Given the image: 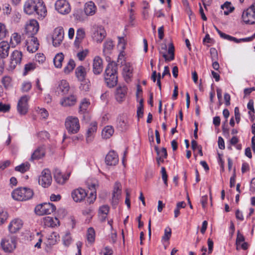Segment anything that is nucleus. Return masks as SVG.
Here are the masks:
<instances>
[{
    "mask_svg": "<svg viewBox=\"0 0 255 255\" xmlns=\"http://www.w3.org/2000/svg\"><path fill=\"white\" fill-rule=\"evenodd\" d=\"M126 40L123 37H119L118 45L121 48L124 50L125 48Z\"/></svg>",
    "mask_w": 255,
    "mask_h": 255,
    "instance_id": "nucleus-64",
    "label": "nucleus"
},
{
    "mask_svg": "<svg viewBox=\"0 0 255 255\" xmlns=\"http://www.w3.org/2000/svg\"><path fill=\"white\" fill-rule=\"evenodd\" d=\"M87 195L85 190L82 188H78L72 191L71 196L73 200L76 202L83 201Z\"/></svg>",
    "mask_w": 255,
    "mask_h": 255,
    "instance_id": "nucleus-19",
    "label": "nucleus"
},
{
    "mask_svg": "<svg viewBox=\"0 0 255 255\" xmlns=\"http://www.w3.org/2000/svg\"><path fill=\"white\" fill-rule=\"evenodd\" d=\"M90 105V102L87 99H83L81 102L79 110L80 112L82 113H85L87 110L89 106Z\"/></svg>",
    "mask_w": 255,
    "mask_h": 255,
    "instance_id": "nucleus-49",
    "label": "nucleus"
},
{
    "mask_svg": "<svg viewBox=\"0 0 255 255\" xmlns=\"http://www.w3.org/2000/svg\"><path fill=\"white\" fill-rule=\"evenodd\" d=\"M97 10V7L95 3L90 1L86 2L84 5L85 13L87 16H92L95 14Z\"/></svg>",
    "mask_w": 255,
    "mask_h": 255,
    "instance_id": "nucleus-27",
    "label": "nucleus"
},
{
    "mask_svg": "<svg viewBox=\"0 0 255 255\" xmlns=\"http://www.w3.org/2000/svg\"><path fill=\"white\" fill-rule=\"evenodd\" d=\"M56 10L62 14H66L71 10L70 5L66 0H57L55 3Z\"/></svg>",
    "mask_w": 255,
    "mask_h": 255,
    "instance_id": "nucleus-15",
    "label": "nucleus"
},
{
    "mask_svg": "<svg viewBox=\"0 0 255 255\" xmlns=\"http://www.w3.org/2000/svg\"><path fill=\"white\" fill-rule=\"evenodd\" d=\"M23 8L26 14L30 15L35 12L41 19L47 15V9L42 0H27Z\"/></svg>",
    "mask_w": 255,
    "mask_h": 255,
    "instance_id": "nucleus-1",
    "label": "nucleus"
},
{
    "mask_svg": "<svg viewBox=\"0 0 255 255\" xmlns=\"http://www.w3.org/2000/svg\"><path fill=\"white\" fill-rule=\"evenodd\" d=\"M85 36V32L83 29L79 28L76 32V36L74 42L76 46H79Z\"/></svg>",
    "mask_w": 255,
    "mask_h": 255,
    "instance_id": "nucleus-33",
    "label": "nucleus"
},
{
    "mask_svg": "<svg viewBox=\"0 0 255 255\" xmlns=\"http://www.w3.org/2000/svg\"><path fill=\"white\" fill-rule=\"evenodd\" d=\"M10 109V105L8 104H4L2 102H0V112L7 113L9 111Z\"/></svg>",
    "mask_w": 255,
    "mask_h": 255,
    "instance_id": "nucleus-58",
    "label": "nucleus"
},
{
    "mask_svg": "<svg viewBox=\"0 0 255 255\" xmlns=\"http://www.w3.org/2000/svg\"><path fill=\"white\" fill-rule=\"evenodd\" d=\"M242 18L246 24H253L255 23V2L243 11Z\"/></svg>",
    "mask_w": 255,
    "mask_h": 255,
    "instance_id": "nucleus-5",
    "label": "nucleus"
},
{
    "mask_svg": "<svg viewBox=\"0 0 255 255\" xmlns=\"http://www.w3.org/2000/svg\"><path fill=\"white\" fill-rule=\"evenodd\" d=\"M222 8L224 10V13L225 15H228L230 13L232 12L234 9V7L231 6V3L229 2H226L223 5Z\"/></svg>",
    "mask_w": 255,
    "mask_h": 255,
    "instance_id": "nucleus-44",
    "label": "nucleus"
},
{
    "mask_svg": "<svg viewBox=\"0 0 255 255\" xmlns=\"http://www.w3.org/2000/svg\"><path fill=\"white\" fill-rule=\"evenodd\" d=\"M133 67L130 63H126L123 65V74L126 81L130 79L132 76Z\"/></svg>",
    "mask_w": 255,
    "mask_h": 255,
    "instance_id": "nucleus-28",
    "label": "nucleus"
},
{
    "mask_svg": "<svg viewBox=\"0 0 255 255\" xmlns=\"http://www.w3.org/2000/svg\"><path fill=\"white\" fill-rule=\"evenodd\" d=\"M105 81L107 86L111 88L118 83L117 67L115 64H109L106 67L104 74Z\"/></svg>",
    "mask_w": 255,
    "mask_h": 255,
    "instance_id": "nucleus-2",
    "label": "nucleus"
},
{
    "mask_svg": "<svg viewBox=\"0 0 255 255\" xmlns=\"http://www.w3.org/2000/svg\"><path fill=\"white\" fill-rule=\"evenodd\" d=\"M119 162L118 155L114 151L111 150L107 154L105 157L106 163L110 166H115Z\"/></svg>",
    "mask_w": 255,
    "mask_h": 255,
    "instance_id": "nucleus-23",
    "label": "nucleus"
},
{
    "mask_svg": "<svg viewBox=\"0 0 255 255\" xmlns=\"http://www.w3.org/2000/svg\"><path fill=\"white\" fill-rule=\"evenodd\" d=\"M59 236L57 233L53 232L47 237V244L49 246L56 244L59 241Z\"/></svg>",
    "mask_w": 255,
    "mask_h": 255,
    "instance_id": "nucleus-37",
    "label": "nucleus"
},
{
    "mask_svg": "<svg viewBox=\"0 0 255 255\" xmlns=\"http://www.w3.org/2000/svg\"><path fill=\"white\" fill-rule=\"evenodd\" d=\"M23 222L19 218L12 219L8 226V230L11 234L17 232L23 226Z\"/></svg>",
    "mask_w": 255,
    "mask_h": 255,
    "instance_id": "nucleus-18",
    "label": "nucleus"
},
{
    "mask_svg": "<svg viewBox=\"0 0 255 255\" xmlns=\"http://www.w3.org/2000/svg\"><path fill=\"white\" fill-rule=\"evenodd\" d=\"M30 164L28 162L22 163L21 164L15 167V169L16 171H19L21 173H24L29 170Z\"/></svg>",
    "mask_w": 255,
    "mask_h": 255,
    "instance_id": "nucleus-48",
    "label": "nucleus"
},
{
    "mask_svg": "<svg viewBox=\"0 0 255 255\" xmlns=\"http://www.w3.org/2000/svg\"><path fill=\"white\" fill-rule=\"evenodd\" d=\"M45 151L44 146H41L37 148L33 152L31 156L32 160L41 158L45 155Z\"/></svg>",
    "mask_w": 255,
    "mask_h": 255,
    "instance_id": "nucleus-31",
    "label": "nucleus"
},
{
    "mask_svg": "<svg viewBox=\"0 0 255 255\" xmlns=\"http://www.w3.org/2000/svg\"><path fill=\"white\" fill-rule=\"evenodd\" d=\"M161 173L162 174V178L164 182V183L166 186H167V177L168 175L167 174L165 168L164 167H161Z\"/></svg>",
    "mask_w": 255,
    "mask_h": 255,
    "instance_id": "nucleus-60",
    "label": "nucleus"
},
{
    "mask_svg": "<svg viewBox=\"0 0 255 255\" xmlns=\"http://www.w3.org/2000/svg\"><path fill=\"white\" fill-rule=\"evenodd\" d=\"M22 57V53L21 51L15 50L10 55V60L6 69L8 71L14 69L17 65L20 64Z\"/></svg>",
    "mask_w": 255,
    "mask_h": 255,
    "instance_id": "nucleus-7",
    "label": "nucleus"
},
{
    "mask_svg": "<svg viewBox=\"0 0 255 255\" xmlns=\"http://www.w3.org/2000/svg\"><path fill=\"white\" fill-rule=\"evenodd\" d=\"M70 176V173L67 175L62 174L61 171L57 168L54 169V178L56 182L59 184H63L66 181L68 180Z\"/></svg>",
    "mask_w": 255,
    "mask_h": 255,
    "instance_id": "nucleus-24",
    "label": "nucleus"
},
{
    "mask_svg": "<svg viewBox=\"0 0 255 255\" xmlns=\"http://www.w3.org/2000/svg\"><path fill=\"white\" fill-rule=\"evenodd\" d=\"M75 67V63L73 59H70L66 66L64 69L65 73L68 74L71 72Z\"/></svg>",
    "mask_w": 255,
    "mask_h": 255,
    "instance_id": "nucleus-47",
    "label": "nucleus"
},
{
    "mask_svg": "<svg viewBox=\"0 0 255 255\" xmlns=\"http://www.w3.org/2000/svg\"><path fill=\"white\" fill-rule=\"evenodd\" d=\"M89 53L88 49H85L77 53V57L80 61H83L87 56Z\"/></svg>",
    "mask_w": 255,
    "mask_h": 255,
    "instance_id": "nucleus-54",
    "label": "nucleus"
},
{
    "mask_svg": "<svg viewBox=\"0 0 255 255\" xmlns=\"http://www.w3.org/2000/svg\"><path fill=\"white\" fill-rule=\"evenodd\" d=\"M114 46L113 41L107 40L104 44L103 52L105 54H108L113 49Z\"/></svg>",
    "mask_w": 255,
    "mask_h": 255,
    "instance_id": "nucleus-43",
    "label": "nucleus"
},
{
    "mask_svg": "<svg viewBox=\"0 0 255 255\" xmlns=\"http://www.w3.org/2000/svg\"><path fill=\"white\" fill-rule=\"evenodd\" d=\"M27 50L31 53L35 52L39 47L37 38L34 36L28 37L26 43Z\"/></svg>",
    "mask_w": 255,
    "mask_h": 255,
    "instance_id": "nucleus-20",
    "label": "nucleus"
},
{
    "mask_svg": "<svg viewBox=\"0 0 255 255\" xmlns=\"http://www.w3.org/2000/svg\"><path fill=\"white\" fill-rule=\"evenodd\" d=\"M65 126L68 133L71 134L77 133L80 128L78 118L73 116H69L66 119Z\"/></svg>",
    "mask_w": 255,
    "mask_h": 255,
    "instance_id": "nucleus-4",
    "label": "nucleus"
},
{
    "mask_svg": "<svg viewBox=\"0 0 255 255\" xmlns=\"http://www.w3.org/2000/svg\"><path fill=\"white\" fill-rule=\"evenodd\" d=\"M55 210V206L50 203H44L37 205L35 208L36 214L39 216L45 214H50Z\"/></svg>",
    "mask_w": 255,
    "mask_h": 255,
    "instance_id": "nucleus-6",
    "label": "nucleus"
},
{
    "mask_svg": "<svg viewBox=\"0 0 255 255\" xmlns=\"http://www.w3.org/2000/svg\"><path fill=\"white\" fill-rule=\"evenodd\" d=\"M167 50V46L166 44L163 43L160 45L159 48L160 54H162L163 57L166 61H170L174 59V47L172 43H170L169 45L168 49V53L169 56H168L166 54Z\"/></svg>",
    "mask_w": 255,
    "mask_h": 255,
    "instance_id": "nucleus-10",
    "label": "nucleus"
},
{
    "mask_svg": "<svg viewBox=\"0 0 255 255\" xmlns=\"http://www.w3.org/2000/svg\"><path fill=\"white\" fill-rule=\"evenodd\" d=\"M171 235V229L169 227H167L164 230V234L162 238V240L163 241H168Z\"/></svg>",
    "mask_w": 255,
    "mask_h": 255,
    "instance_id": "nucleus-53",
    "label": "nucleus"
},
{
    "mask_svg": "<svg viewBox=\"0 0 255 255\" xmlns=\"http://www.w3.org/2000/svg\"><path fill=\"white\" fill-rule=\"evenodd\" d=\"M52 178L51 172L48 169H44L39 177L38 182L44 188L49 186L52 182Z\"/></svg>",
    "mask_w": 255,
    "mask_h": 255,
    "instance_id": "nucleus-11",
    "label": "nucleus"
},
{
    "mask_svg": "<svg viewBox=\"0 0 255 255\" xmlns=\"http://www.w3.org/2000/svg\"><path fill=\"white\" fill-rule=\"evenodd\" d=\"M10 45L7 41H2L0 42V72H2L4 67V59L9 54Z\"/></svg>",
    "mask_w": 255,
    "mask_h": 255,
    "instance_id": "nucleus-8",
    "label": "nucleus"
},
{
    "mask_svg": "<svg viewBox=\"0 0 255 255\" xmlns=\"http://www.w3.org/2000/svg\"><path fill=\"white\" fill-rule=\"evenodd\" d=\"M69 89V83L66 80H62L58 83L56 92L59 95H63L68 93Z\"/></svg>",
    "mask_w": 255,
    "mask_h": 255,
    "instance_id": "nucleus-25",
    "label": "nucleus"
},
{
    "mask_svg": "<svg viewBox=\"0 0 255 255\" xmlns=\"http://www.w3.org/2000/svg\"><path fill=\"white\" fill-rule=\"evenodd\" d=\"M1 82L5 88H7L10 85L11 78L9 76H4L3 77Z\"/></svg>",
    "mask_w": 255,
    "mask_h": 255,
    "instance_id": "nucleus-61",
    "label": "nucleus"
},
{
    "mask_svg": "<svg viewBox=\"0 0 255 255\" xmlns=\"http://www.w3.org/2000/svg\"><path fill=\"white\" fill-rule=\"evenodd\" d=\"M64 30L62 27H58L54 29L52 35L53 44L54 46H58L64 38Z\"/></svg>",
    "mask_w": 255,
    "mask_h": 255,
    "instance_id": "nucleus-16",
    "label": "nucleus"
},
{
    "mask_svg": "<svg viewBox=\"0 0 255 255\" xmlns=\"http://www.w3.org/2000/svg\"><path fill=\"white\" fill-rule=\"evenodd\" d=\"M103 60L99 56H96L93 59V72L95 75H99L103 71Z\"/></svg>",
    "mask_w": 255,
    "mask_h": 255,
    "instance_id": "nucleus-22",
    "label": "nucleus"
},
{
    "mask_svg": "<svg viewBox=\"0 0 255 255\" xmlns=\"http://www.w3.org/2000/svg\"><path fill=\"white\" fill-rule=\"evenodd\" d=\"M75 74L78 79L83 81L85 80L86 75V69L82 66H79L76 69Z\"/></svg>",
    "mask_w": 255,
    "mask_h": 255,
    "instance_id": "nucleus-32",
    "label": "nucleus"
},
{
    "mask_svg": "<svg viewBox=\"0 0 255 255\" xmlns=\"http://www.w3.org/2000/svg\"><path fill=\"white\" fill-rule=\"evenodd\" d=\"M110 207L109 206L104 205L100 207L98 211V215L100 220L101 222L106 221L107 216L109 214Z\"/></svg>",
    "mask_w": 255,
    "mask_h": 255,
    "instance_id": "nucleus-29",
    "label": "nucleus"
},
{
    "mask_svg": "<svg viewBox=\"0 0 255 255\" xmlns=\"http://www.w3.org/2000/svg\"><path fill=\"white\" fill-rule=\"evenodd\" d=\"M62 241H63V244L65 246H67V247L69 246L72 242V238L71 237L70 234H68V233L66 234L63 237Z\"/></svg>",
    "mask_w": 255,
    "mask_h": 255,
    "instance_id": "nucleus-59",
    "label": "nucleus"
},
{
    "mask_svg": "<svg viewBox=\"0 0 255 255\" xmlns=\"http://www.w3.org/2000/svg\"><path fill=\"white\" fill-rule=\"evenodd\" d=\"M35 64L33 63H29L25 65L24 75H26L28 72L33 70L35 68Z\"/></svg>",
    "mask_w": 255,
    "mask_h": 255,
    "instance_id": "nucleus-56",
    "label": "nucleus"
},
{
    "mask_svg": "<svg viewBox=\"0 0 255 255\" xmlns=\"http://www.w3.org/2000/svg\"><path fill=\"white\" fill-rule=\"evenodd\" d=\"M106 36V32L102 26H97L93 27L92 38L97 43H101Z\"/></svg>",
    "mask_w": 255,
    "mask_h": 255,
    "instance_id": "nucleus-14",
    "label": "nucleus"
},
{
    "mask_svg": "<svg viewBox=\"0 0 255 255\" xmlns=\"http://www.w3.org/2000/svg\"><path fill=\"white\" fill-rule=\"evenodd\" d=\"M245 241V238L244 236L241 234L239 231L237 234V237L236 239V249L237 250H240V246L242 243Z\"/></svg>",
    "mask_w": 255,
    "mask_h": 255,
    "instance_id": "nucleus-52",
    "label": "nucleus"
},
{
    "mask_svg": "<svg viewBox=\"0 0 255 255\" xmlns=\"http://www.w3.org/2000/svg\"><path fill=\"white\" fill-rule=\"evenodd\" d=\"M82 83L80 86V89L83 92H88L90 89V84L89 81L84 80L82 81Z\"/></svg>",
    "mask_w": 255,
    "mask_h": 255,
    "instance_id": "nucleus-51",
    "label": "nucleus"
},
{
    "mask_svg": "<svg viewBox=\"0 0 255 255\" xmlns=\"http://www.w3.org/2000/svg\"><path fill=\"white\" fill-rule=\"evenodd\" d=\"M127 93V88L124 85H119L115 92V98L116 100L121 103L123 102Z\"/></svg>",
    "mask_w": 255,
    "mask_h": 255,
    "instance_id": "nucleus-21",
    "label": "nucleus"
},
{
    "mask_svg": "<svg viewBox=\"0 0 255 255\" xmlns=\"http://www.w3.org/2000/svg\"><path fill=\"white\" fill-rule=\"evenodd\" d=\"M87 239L89 243L92 244L95 242V232L94 229L90 227L88 228L87 233Z\"/></svg>",
    "mask_w": 255,
    "mask_h": 255,
    "instance_id": "nucleus-40",
    "label": "nucleus"
},
{
    "mask_svg": "<svg viewBox=\"0 0 255 255\" xmlns=\"http://www.w3.org/2000/svg\"><path fill=\"white\" fill-rule=\"evenodd\" d=\"M31 83L29 81H24L22 84L21 90L23 92H27L31 88Z\"/></svg>",
    "mask_w": 255,
    "mask_h": 255,
    "instance_id": "nucleus-55",
    "label": "nucleus"
},
{
    "mask_svg": "<svg viewBox=\"0 0 255 255\" xmlns=\"http://www.w3.org/2000/svg\"><path fill=\"white\" fill-rule=\"evenodd\" d=\"M8 33V31L5 25L2 22H0V40L4 38Z\"/></svg>",
    "mask_w": 255,
    "mask_h": 255,
    "instance_id": "nucleus-45",
    "label": "nucleus"
},
{
    "mask_svg": "<svg viewBox=\"0 0 255 255\" xmlns=\"http://www.w3.org/2000/svg\"><path fill=\"white\" fill-rule=\"evenodd\" d=\"M30 97L28 96L24 95L22 96L18 101L17 110L18 113L21 115H25L28 112V102Z\"/></svg>",
    "mask_w": 255,
    "mask_h": 255,
    "instance_id": "nucleus-13",
    "label": "nucleus"
},
{
    "mask_svg": "<svg viewBox=\"0 0 255 255\" xmlns=\"http://www.w3.org/2000/svg\"><path fill=\"white\" fill-rule=\"evenodd\" d=\"M113 251L112 250L108 247H106L102 251L101 255H112Z\"/></svg>",
    "mask_w": 255,
    "mask_h": 255,
    "instance_id": "nucleus-63",
    "label": "nucleus"
},
{
    "mask_svg": "<svg viewBox=\"0 0 255 255\" xmlns=\"http://www.w3.org/2000/svg\"><path fill=\"white\" fill-rule=\"evenodd\" d=\"M114 132V129L112 126H107L105 127L102 131V136L103 138L108 139L110 138Z\"/></svg>",
    "mask_w": 255,
    "mask_h": 255,
    "instance_id": "nucleus-34",
    "label": "nucleus"
},
{
    "mask_svg": "<svg viewBox=\"0 0 255 255\" xmlns=\"http://www.w3.org/2000/svg\"><path fill=\"white\" fill-rule=\"evenodd\" d=\"M73 15L75 19L77 20L81 21L84 19L83 10L81 8L74 9Z\"/></svg>",
    "mask_w": 255,
    "mask_h": 255,
    "instance_id": "nucleus-46",
    "label": "nucleus"
},
{
    "mask_svg": "<svg viewBox=\"0 0 255 255\" xmlns=\"http://www.w3.org/2000/svg\"><path fill=\"white\" fill-rule=\"evenodd\" d=\"M9 217L7 212L2 209H0V226L4 224Z\"/></svg>",
    "mask_w": 255,
    "mask_h": 255,
    "instance_id": "nucleus-42",
    "label": "nucleus"
},
{
    "mask_svg": "<svg viewBox=\"0 0 255 255\" xmlns=\"http://www.w3.org/2000/svg\"><path fill=\"white\" fill-rule=\"evenodd\" d=\"M1 246L5 252H11L16 248L15 239L13 237L7 236L2 240Z\"/></svg>",
    "mask_w": 255,
    "mask_h": 255,
    "instance_id": "nucleus-12",
    "label": "nucleus"
},
{
    "mask_svg": "<svg viewBox=\"0 0 255 255\" xmlns=\"http://www.w3.org/2000/svg\"><path fill=\"white\" fill-rule=\"evenodd\" d=\"M2 10L4 14H9L11 11V8L9 4L5 3L3 5Z\"/></svg>",
    "mask_w": 255,
    "mask_h": 255,
    "instance_id": "nucleus-62",
    "label": "nucleus"
},
{
    "mask_svg": "<svg viewBox=\"0 0 255 255\" xmlns=\"http://www.w3.org/2000/svg\"><path fill=\"white\" fill-rule=\"evenodd\" d=\"M21 41V36L18 33H13L10 37V43L12 47H15L19 44Z\"/></svg>",
    "mask_w": 255,
    "mask_h": 255,
    "instance_id": "nucleus-38",
    "label": "nucleus"
},
{
    "mask_svg": "<svg viewBox=\"0 0 255 255\" xmlns=\"http://www.w3.org/2000/svg\"><path fill=\"white\" fill-rule=\"evenodd\" d=\"M59 222L58 219L52 218L50 217H47L44 219V224L48 227H54L56 226L57 223Z\"/></svg>",
    "mask_w": 255,
    "mask_h": 255,
    "instance_id": "nucleus-41",
    "label": "nucleus"
},
{
    "mask_svg": "<svg viewBox=\"0 0 255 255\" xmlns=\"http://www.w3.org/2000/svg\"><path fill=\"white\" fill-rule=\"evenodd\" d=\"M155 151L158 156V157H161V158H166L167 156V153L165 148L163 147L161 150H159L158 147L156 146L154 147Z\"/></svg>",
    "mask_w": 255,
    "mask_h": 255,
    "instance_id": "nucleus-50",
    "label": "nucleus"
},
{
    "mask_svg": "<svg viewBox=\"0 0 255 255\" xmlns=\"http://www.w3.org/2000/svg\"><path fill=\"white\" fill-rule=\"evenodd\" d=\"M36 111L40 115L41 117L43 119H46L48 117V112L44 108H39V107H38L37 109L36 110Z\"/></svg>",
    "mask_w": 255,
    "mask_h": 255,
    "instance_id": "nucleus-57",
    "label": "nucleus"
},
{
    "mask_svg": "<svg viewBox=\"0 0 255 255\" xmlns=\"http://www.w3.org/2000/svg\"><path fill=\"white\" fill-rule=\"evenodd\" d=\"M76 103V98L74 95L65 97L62 99L60 102L61 105L63 107H70L74 106Z\"/></svg>",
    "mask_w": 255,
    "mask_h": 255,
    "instance_id": "nucleus-30",
    "label": "nucleus"
},
{
    "mask_svg": "<svg viewBox=\"0 0 255 255\" xmlns=\"http://www.w3.org/2000/svg\"><path fill=\"white\" fill-rule=\"evenodd\" d=\"M121 185L119 182H116L114 186L113 193V198L116 201L119 199L121 194Z\"/></svg>",
    "mask_w": 255,
    "mask_h": 255,
    "instance_id": "nucleus-39",
    "label": "nucleus"
},
{
    "mask_svg": "<svg viewBox=\"0 0 255 255\" xmlns=\"http://www.w3.org/2000/svg\"><path fill=\"white\" fill-rule=\"evenodd\" d=\"M116 125L118 128L121 130L126 128L127 126V119L124 115H119L116 121Z\"/></svg>",
    "mask_w": 255,
    "mask_h": 255,
    "instance_id": "nucleus-35",
    "label": "nucleus"
},
{
    "mask_svg": "<svg viewBox=\"0 0 255 255\" xmlns=\"http://www.w3.org/2000/svg\"><path fill=\"white\" fill-rule=\"evenodd\" d=\"M97 129L96 123H92L88 128L86 133V142L89 143L92 141L94 137V134Z\"/></svg>",
    "mask_w": 255,
    "mask_h": 255,
    "instance_id": "nucleus-26",
    "label": "nucleus"
},
{
    "mask_svg": "<svg viewBox=\"0 0 255 255\" xmlns=\"http://www.w3.org/2000/svg\"><path fill=\"white\" fill-rule=\"evenodd\" d=\"M33 195V191L28 188H18L12 192L13 199L17 201H25L31 199Z\"/></svg>",
    "mask_w": 255,
    "mask_h": 255,
    "instance_id": "nucleus-3",
    "label": "nucleus"
},
{
    "mask_svg": "<svg viewBox=\"0 0 255 255\" xmlns=\"http://www.w3.org/2000/svg\"><path fill=\"white\" fill-rule=\"evenodd\" d=\"M64 56L62 53H57L53 59V63L55 67L60 68L62 65V62L64 60Z\"/></svg>",
    "mask_w": 255,
    "mask_h": 255,
    "instance_id": "nucleus-36",
    "label": "nucleus"
},
{
    "mask_svg": "<svg viewBox=\"0 0 255 255\" xmlns=\"http://www.w3.org/2000/svg\"><path fill=\"white\" fill-rule=\"evenodd\" d=\"M87 185L89 189L91 190L90 197H88V202L91 204L94 202L96 198V187L98 186V182L96 180H91L88 179L87 182Z\"/></svg>",
    "mask_w": 255,
    "mask_h": 255,
    "instance_id": "nucleus-17",
    "label": "nucleus"
},
{
    "mask_svg": "<svg viewBox=\"0 0 255 255\" xmlns=\"http://www.w3.org/2000/svg\"><path fill=\"white\" fill-rule=\"evenodd\" d=\"M39 28L37 21L32 19L28 21L25 25V33L28 37L34 36Z\"/></svg>",
    "mask_w": 255,
    "mask_h": 255,
    "instance_id": "nucleus-9",
    "label": "nucleus"
}]
</instances>
